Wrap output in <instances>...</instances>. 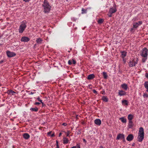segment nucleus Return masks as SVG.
Returning a JSON list of instances; mask_svg holds the SVG:
<instances>
[{
  "label": "nucleus",
  "instance_id": "1",
  "mask_svg": "<svg viewBox=\"0 0 148 148\" xmlns=\"http://www.w3.org/2000/svg\"><path fill=\"white\" fill-rule=\"evenodd\" d=\"M144 136L145 133L144 132L143 128L142 127H140L139 132L138 133V136H137V141L138 142H142L143 140Z\"/></svg>",
  "mask_w": 148,
  "mask_h": 148
},
{
  "label": "nucleus",
  "instance_id": "2",
  "mask_svg": "<svg viewBox=\"0 0 148 148\" xmlns=\"http://www.w3.org/2000/svg\"><path fill=\"white\" fill-rule=\"evenodd\" d=\"M43 9V12L45 13H48L49 12L51 6L50 5L47 0H44L42 5Z\"/></svg>",
  "mask_w": 148,
  "mask_h": 148
},
{
  "label": "nucleus",
  "instance_id": "3",
  "mask_svg": "<svg viewBox=\"0 0 148 148\" xmlns=\"http://www.w3.org/2000/svg\"><path fill=\"white\" fill-rule=\"evenodd\" d=\"M138 58H132L130 60L128 63V65L130 67H132L136 66L138 63Z\"/></svg>",
  "mask_w": 148,
  "mask_h": 148
},
{
  "label": "nucleus",
  "instance_id": "4",
  "mask_svg": "<svg viewBox=\"0 0 148 148\" xmlns=\"http://www.w3.org/2000/svg\"><path fill=\"white\" fill-rule=\"evenodd\" d=\"M26 27V23L25 22L23 21L19 26L18 29L19 33L22 34L24 31Z\"/></svg>",
  "mask_w": 148,
  "mask_h": 148
},
{
  "label": "nucleus",
  "instance_id": "5",
  "mask_svg": "<svg viewBox=\"0 0 148 148\" xmlns=\"http://www.w3.org/2000/svg\"><path fill=\"white\" fill-rule=\"evenodd\" d=\"M116 11V8L115 6H114L112 7H110L108 14V16L110 17H111L112 14L115 12Z\"/></svg>",
  "mask_w": 148,
  "mask_h": 148
},
{
  "label": "nucleus",
  "instance_id": "6",
  "mask_svg": "<svg viewBox=\"0 0 148 148\" xmlns=\"http://www.w3.org/2000/svg\"><path fill=\"white\" fill-rule=\"evenodd\" d=\"M147 49L145 47L142 49V52L140 53V56L143 57H147Z\"/></svg>",
  "mask_w": 148,
  "mask_h": 148
},
{
  "label": "nucleus",
  "instance_id": "7",
  "mask_svg": "<svg viewBox=\"0 0 148 148\" xmlns=\"http://www.w3.org/2000/svg\"><path fill=\"white\" fill-rule=\"evenodd\" d=\"M142 24V21H139L138 22H135L133 23V28L136 29L138 27V26Z\"/></svg>",
  "mask_w": 148,
  "mask_h": 148
},
{
  "label": "nucleus",
  "instance_id": "8",
  "mask_svg": "<svg viewBox=\"0 0 148 148\" xmlns=\"http://www.w3.org/2000/svg\"><path fill=\"white\" fill-rule=\"evenodd\" d=\"M7 56L8 57H12L15 56L16 54L14 52H11L10 51H7L6 52Z\"/></svg>",
  "mask_w": 148,
  "mask_h": 148
},
{
  "label": "nucleus",
  "instance_id": "9",
  "mask_svg": "<svg viewBox=\"0 0 148 148\" xmlns=\"http://www.w3.org/2000/svg\"><path fill=\"white\" fill-rule=\"evenodd\" d=\"M30 40V39L26 36H23L21 38V42H27Z\"/></svg>",
  "mask_w": 148,
  "mask_h": 148
},
{
  "label": "nucleus",
  "instance_id": "10",
  "mask_svg": "<svg viewBox=\"0 0 148 148\" xmlns=\"http://www.w3.org/2000/svg\"><path fill=\"white\" fill-rule=\"evenodd\" d=\"M134 138V136L132 134H130L127 136V141H131L132 140L133 138Z\"/></svg>",
  "mask_w": 148,
  "mask_h": 148
},
{
  "label": "nucleus",
  "instance_id": "11",
  "mask_svg": "<svg viewBox=\"0 0 148 148\" xmlns=\"http://www.w3.org/2000/svg\"><path fill=\"white\" fill-rule=\"evenodd\" d=\"M126 95V92L123 90H119L118 95L120 96H125Z\"/></svg>",
  "mask_w": 148,
  "mask_h": 148
},
{
  "label": "nucleus",
  "instance_id": "12",
  "mask_svg": "<svg viewBox=\"0 0 148 148\" xmlns=\"http://www.w3.org/2000/svg\"><path fill=\"white\" fill-rule=\"evenodd\" d=\"M125 139V136L122 134H119L116 137V140L124 139Z\"/></svg>",
  "mask_w": 148,
  "mask_h": 148
},
{
  "label": "nucleus",
  "instance_id": "13",
  "mask_svg": "<svg viewBox=\"0 0 148 148\" xmlns=\"http://www.w3.org/2000/svg\"><path fill=\"white\" fill-rule=\"evenodd\" d=\"M121 87H122V88L123 89L125 90H127V89L128 88V87L127 86V84L123 83L121 85Z\"/></svg>",
  "mask_w": 148,
  "mask_h": 148
},
{
  "label": "nucleus",
  "instance_id": "14",
  "mask_svg": "<svg viewBox=\"0 0 148 148\" xmlns=\"http://www.w3.org/2000/svg\"><path fill=\"white\" fill-rule=\"evenodd\" d=\"M94 123L95 124L98 126H99L101 123V121L100 119H96L94 120Z\"/></svg>",
  "mask_w": 148,
  "mask_h": 148
},
{
  "label": "nucleus",
  "instance_id": "15",
  "mask_svg": "<svg viewBox=\"0 0 148 148\" xmlns=\"http://www.w3.org/2000/svg\"><path fill=\"white\" fill-rule=\"evenodd\" d=\"M23 137L25 140H27L30 137V135L27 133H25L23 134Z\"/></svg>",
  "mask_w": 148,
  "mask_h": 148
},
{
  "label": "nucleus",
  "instance_id": "16",
  "mask_svg": "<svg viewBox=\"0 0 148 148\" xmlns=\"http://www.w3.org/2000/svg\"><path fill=\"white\" fill-rule=\"evenodd\" d=\"M122 105L124 106H127L128 105L129 102L127 101V100H126V99H124L122 101Z\"/></svg>",
  "mask_w": 148,
  "mask_h": 148
},
{
  "label": "nucleus",
  "instance_id": "17",
  "mask_svg": "<svg viewBox=\"0 0 148 148\" xmlns=\"http://www.w3.org/2000/svg\"><path fill=\"white\" fill-rule=\"evenodd\" d=\"M69 140L68 138L64 137L63 138V143L64 144H67L68 143Z\"/></svg>",
  "mask_w": 148,
  "mask_h": 148
},
{
  "label": "nucleus",
  "instance_id": "18",
  "mask_svg": "<svg viewBox=\"0 0 148 148\" xmlns=\"http://www.w3.org/2000/svg\"><path fill=\"white\" fill-rule=\"evenodd\" d=\"M95 77V75L94 74H90L87 77V79L88 80L92 79Z\"/></svg>",
  "mask_w": 148,
  "mask_h": 148
},
{
  "label": "nucleus",
  "instance_id": "19",
  "mask_svg": "<svg viewBox=\"0 0 148 148\" xmlns=\"http://www.w3.org/2000/svg\"><path fill=\"white\" fill-rule=\"evenodd\" d=\"M42 41H43V40L41 39L40 38L36 39V42L37 44H41Z\"/></svg>",
  "mask_w": 148,
  "mask_h": 148
},
{
  "label": "nucleus",
  "instance_id": "20",
  "mask_svg": "<svg viewBox=\"0 0 148 148\" xmlns=\"http://www.w3.org/2000/svg\"><path fill=\"white\" fill-rule=\"evenodd\" d=\"M133 117V116L132 114H129L127 116V119H128L129 121H132V120Z\"/></svg>",
  "mask_w": 148,
  "mask_h": 148
},
{
  "label": "nucleus",
  "instance_id": "21",
  "mask_svg": "<svg viewBox=\"0 0 148 148\" xmlns=\"http://www.w3.org/2000/svg\"><path fill=\"white\" fill-rule=\"evenodd\" d=\"M144 86L146 89V91L148 92V81L145 82L144 83Z\"/></svg>",
  "mask_w": 148,
  "mask_h": 148
},
{
  "label": "nucleus",
  "instance_id": "22",
  "mask_svg": "<svg viewBox=\"0 0 148 148\" xmlns=\"http://www.w3.org/2000/svg\"><path fill=\"white\" fill-rule=\"evenodd\" d=\"M30 110L31 111H32V112H37L38 111V108H37L36 107H35L34 108H30Z\"/></svg>",
  "mask_w": 148,
  "mask_h": 148
},
{
  "label": "nucleus",
  "instance_id": "23",
  "mask_svg": "<svg viewBox=\"0 0 148 148\" xmlns=\"http://www.w3.org/2000/svg\"><path fill=\"white\" fill-rule=\"evenodd\" d=\"M119 120L121 121V122L123 123H126V119L124 118V117H122L120 118Z\"/></svg>",
  "mask_w": 148,
  "mask_h": 148
},
{
  "label": "nucleus",
  "instance_id": "24",
  "mask_svg": "<svg viewBox=\"0 0 148 148\" xmlns=\"http://www.w3.org/2000/svg\"><path fill=\"white\" fill-rule=\"evenodd\" d=\"M102 99L105 102H107L108 101V98L106 96L102 97Z\"/></svg>",
  "mask_w": 148,
  "mask_h": 148
},
{
  "label": "nucleus",
  "instance_id": "25",
  "mask_svg": "<svg viewBox=\"0 0 148 148\" xmlns=\"http://www.w3.org/2000/svg\"><path fill=\"white\" fill-rule=\"evenodd\" d=\"M7 93L9 95H10L11 94L13 95L16 93L14 91L12 90H8V91H7Z\"/></svg>",
  "mask_w": 148,
  "mask_h": 148
},
{
  "label": "nucleus",
  "instance_id": "26",
  "mask_svg": "<svg viewBox=\"0 0 148 148\" xmlns=\"http://www.w3.org/2000/svg\"><path fill=\"white\" fill-rule=\"evenodd\" d=\"M121 53L122 54V58H125L126 56V52L125 51H122Z\"/></svg>",
  "mask_w": 148,
  "mask_h": 148
},
{
  "label": "nucleus",
  "instance_id": "27",
  "mask_svg": "<svg viewBox=\"0 0 148 148\" xmlns=\"http://www.w3.org/2000/svg\"><path fill=\"white\" fill-rule=\"evenodd\" d=\"M132 121H129L128 126L129 128H131L133 126Z\"/></svg>",
  "mask_w": 148,
  "mask_h": 148
},
{
  "label": "nucleus",
  "instance_id": "28",
  "mask_svg": "<svg viewBox=\"0 0 148 148\" xmlns=\"http://www.w3.org/2000/svg\"><path fill=\"white\" fill-rule=\"evenodd\" d=\"M102 74H103V78H104V79H106L107 78V75L106 72H102Z\"/></svg>",
  "mask_w": 148,
  "mask_h": 148
},
{
  "label": "nucleus",
  "instance_id": "29",
  "mask_svg": "<svg viewBox=\"0 0 148 148\" xmlns=\"http://www.w3.org/2000/svg\"><path fill=\"white\" fill-rule=\"evenodd\" d=\"M103 22V19H100L98 20L97 22L99 24H101Z\"/></svg>",
  "mask_w": 148,
  "mask_h": 148
},
{
  "label": "nucleus",
  "instance_id": "30",
  "mask_svg": "<svg viewBox=\"0 0 148 148\" xmlns=\"http://www.w3.org/2000/svg\"><path fill=\"white\" fill-rule=\"evenodd\" d=\"M37 99L38 101L40 102L41 103H42V105L44 104V103L42 102V100L40 99L39 97H38L37 98Z\"/></svg>",
  "mask_w": 148,
  "mask_h": 148
},
{
  "label": "nucleus",
  "instance_id": "31",
  "mask_svg": "<svg viewBox=\"0 0 148 148\" xmlns=\"http://www.w3.org/2000/svg\"><path fill=\"white\" fill-rule=\"evenodd\" d=\"M144 58L142 59V62H145L147 59V57H143Z\"/></svg>",
  "mask_w": 148,
  "mask_h": 148
},
{
  "label": "nucleus",
  "instance_id": "32",
  "mask_svg": "<svg viewBox=\"0 0 148 148\" xmlns=\"http://www.w3.org/2000/svg\"><path fill=\"white\" fill-rule=\"evenodd\" d=\"M86 10L84 9V8H83L82 9V14H84L85 13H86Z\"/></svg>",
  "mask_w": 148,
  "mask_h": 148
},
{
  "label": "nucleus",
  "instance_id": "33",
  "mask_svg": "<svg viewBox=\"0 0 148 148\" xmlns=\"http://www.w3.org/2000/svg\"><path fill=\"white\" fill-rule=\"evenodd\" d=\"M65 133L66 134L67 136L69 137V134H70V131H67V132H65Z\"/></svg>",
  "mask_w": 148,
  "mask_h": 148
},
{
  "label": "nucleus",
  "instance_id": "34",
  "mask_svg": "<svg viewBox=\"0 0 148 148\" xmlns=\"http://www.w3.org/2000/svg\"><path fill=\"white\" fill-rule=\"evenodd\" d=\"M70 148H80V147L79 145L74 146L71 147Z\"/></svg>",
  "mask_w": 148,
  "mask_h": 148
},
{
  "label": "nucleus",
  "instance_id": "35",
  "mask_svg": "<svg viewBox=\"0 0 148 148\" xmlns=\"http://www.w3.org/2000/svg\"><path fill=\"white\" fill-rule=\"evenodd\" d=\"M143 96L144 97L147 98L148 97V95L146 93H145L143 94Z\"/></svg>",
  "mask_w": 148,
  "mask_h": 148
},
{
  "label": "nucleus",
  "instance_id": "36",
  "mask_svg": "<svg viewBox=\"0 0 148 148\" xmlns=\"http://www.w3.org/2000/svg\"><path fill=\"white\" fill-rule=\"evenodd\" d=\"M93 92L94 93L96 94H98V93L96 91V90L95 89H93L92 90Z\"/></svg>",
  "mask_w": 148,
  "mask_h": 148
},
{
  "label": "nucleus",
  "instance_id": "37",
  "mask_svg": "<svg viewBox=\"0 0 148 148\" xmlns=\"http://www.w3.org/2000/svg\"><path fill=\"white\" fill-rule=\"evenodd\" d=\"M68 64L69 65H71L72 64V60H69L68 62Z\"/></svg>",
  "mask_w": 148,
  "mask_h": 148
},
{
  "label": "nucleus",
  "instance_id": "38",
  "mask_svg": "<svg viewBox=\"0 0 148 148\" xmlns=\"http://www.w3.org/2000/svg\"><path fill=\"white\" fill-rule=\"evenodd\" d=\"M40 104V103H39L38 102H35V103H34V104L35 105H39Z\"/></svg>",
  "mask_w": 148,
  "mask_h": 148
},
{
  "label": "nucleus",
  "instance_id": "39",
  "mask_svg": "<svg viewBox=\"0 0 148 148\" xmlns=\"http://www.w3.org/2000/svg\"><path fill=\"white\" fill-rule=\"evenodd\" d=\"M71 60H72V63L73 64H75L76 63L75 61L73 59H72Z\"/></svg>",
  "mask_w": 148,
  "mask_h": 148
},
{
  "label": "nucleus",
  "instance_id": "40",
  "mask_svg": "<svg viewBox=\"0 0 148 148\" xmlns=\"http://www.w3.org/2000/svg\"><path fill=\"white\" fill-rule=\"evenodd\" d=\"M145 77H146V78H148V73H146L145 74Z\"/></svg>",
  "mask_w": 148,
  "mask_h": 148
},
{
  "label": "nucleus",
  "instance_id": "41",
  "mask_svg": "<svg viewBox=\"0 0 148 148\" xmlns=\"http://www.w3.org/2000/svg\"><path fill=\"white\" fill-rule=\"evenodd\" d=\"M30 0H23V1L25 2H28Z\"/></svg>",
  "mask_w": 148,
  "mask_h": 148
},
{
  "label": "nucleus",
  "instance_id": "42",
  "mask_svg": "<svg viewBox=\"0 0 148 148\" xmlns=\"http://www.w3.org/2000/svg\"><path fill=\"white\" fill-rule=\"evenodd\" d=\"M62 125L63 126H66L67 125V124H66V123H64L62 124Z\"/></svg>",
  "mask_w": 148,
  "mask_h": 148
},
{
  "label": "nucleus",
  "instance_id": "43",
  "mask_svg": "<svg viewBox=\"0 0 148 148\" xmlns=\"http://www.w3.org/2000/svg\"><path fill=\"white\" fill-rule=\"evenodd\" d=\"M123 60L124 62V63H125V62H126V60H125V59L124 58H123Z\"/></svg>",
  "mask_w": 148,
  "mask_h": 148
},
{
  "label": "nucleus",
  "instance_id": "44",
  "mask_svg": "<svg viewBox=\"0 0 148 148\" xmlns=\"http://www.w3.org/2000/svg\"><path fill=\"white\" fill-rule=\"evenodd\" d=\"M83 142H84L85 143H86V139H83Z\"/></svg>",
  "mask_w": 148,
  "mask_h": 148
},
{
  "label": "nucleus",
  "instance_id": "45",
  "mask_svg": "<svg viewBox=\"0 0 148 148\" xmlns=\"http://www.w3.org/2000/svg\"><path fill=\"white\" fill-rule=\"evenodd\" d=\"M51 133V132H48L47 133V134H48V135L49 136L50 135V134Z\"/></svg>",
  "mask_w": 148,
  "mask_h": 148
},
{
  "label": "nucleus",
  "instance_id": "46",
  "mask_svg": "<svg viewBox=\"0 0 148 148\" xmlns=\"http://www.w3.org/2000/svg\"><path fill=\"white\" fill-rule=\"evenodd\" d=\"M56 146H57V145H58V140L56 141Z\"/></svg>",
  "mask_w": 148,
  "mask_h": 148
},
{
  "label": "nucleus",
  "instance_id": "47",
  "mask_svg": "<svg viewBox=\"0 0 148 148\" xmlns=\"http://www.w3.org/2000/svg\"><path fill=\"white\" fill-rule=\"evenodd\" d=\"M30 94L31 95H33L34 94V92H30Z\"/></svg>",
  "mask_w": 148,
  "mask_h": 148
},
{
  "label": "nucleus",
  "instance_id": "48",
  "mask_svg": "<svg viewBox=\"0 0 148 148\" xmlns=\"http://www.w3.org/2000/svg\"><path fill=\"white\" fill-rule=\"evenodd\" d=\"M62 135V133H59V136L60 137Z\"/></svg>",
  "mask_w": 148,
  "mask_h": 148
},
{
  "label": "nucleus",
  "instance_id": "49",
  "mask_svg": "<svg viewBox=\"0 0 148 148\" xmlns=\"http://www.w3.org/2000/svg\"><path fill=\"white\" fill-rule=\"evenodd\" d=\"M130 31H131V32H132L133 31V28H131V30H130Z\"/></svg>",
  "mask_w": 148,
  "mask_h": 148
},
{
  "label": "nucleus",
  "instance_id": "50",
  "mask_svg": "<svg viewBox=\"0 0 148 148\" xmlns=\"http://www.w3.org/2000/svg\"><path fill=\"white\" fill-rule=\"evenodd\" d=\"M56 148H59V146H58V145H57V146H56Z\"/></svg>",
  "mask_w": 148,
  "mask_h": 148
},
{
  "label": "nucleus",
  "instance_id": "51",
  "mask_svg": "<svg viewBox=\"0 0 148 148\" xmlns=\"http://www.w3.org/2000/svg\"><path fill=\"white\" fill-rule=\"evenodd\" d=\"M54 136V134H51V136Z\"/></svg>",
  "mask_w": 148,
  "mask_h": 148
},
{
  "label": "nucleus",
  "instance_id": "52",
  "mask_svg": "<svg viewBox=\"0 0 148 148\" xmlns=\"http://www.w3.org/2000/svg\"><path fill=\"white\" fill-rule=\"evenodd\" d=\"M99 148H103V147L102 146H100V147H99Z\"/></svg>",
  "mask_w": 148,
  "mask_h": 148
},
{
  "label": "nucleus",
  "instance_id": "53",
  "mask_svg": "<svg viewBox=\"0 0 148 148\" xmlns=\"http://www.w3.org/2000/svg\"><path fill=\"white\" fill-rule=\"evenodd\" d=\"M71 50H70V51H71ZM70 51H68V52H69V53H70Z\"/></svg>",
  "mask_w": 148,
  "mask_h": 148
}]
</instances>
